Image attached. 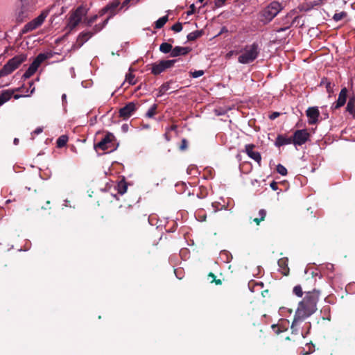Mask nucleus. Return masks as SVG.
Listing matches in <instances>:
<instances>
[{
  "instance_id": "obj_51",
  "label": "nucleus",
  "mask_w": 355,
  "mask_h": 355,
  "mask_svg": "<svg viewBox=\"0 0 355 355\" xmlns=\"http://www.w3.org/2000/svg\"><path fill=\"white\" fill-rule=\"evenodd\" d=\"M42 131H43V128H42L39 127V128H37L34 130L33 133H34V134H36V135H38V134H40L41 132H42Z\"/></svg>"
},
{
  "instance_id": "obj_5",
  "label": "nucleus",
  "mask_w": 355,
  "mask_h": 355,
  "mask_svg": "<svg viewBox=\"0 0 355 355\" xmlns=\"http://www.w3.org/2000/svg\"><path fill=\"white\" fill-rule=\"evenodd\" d=\"M27 59L26 54L17 55L10 59L0 70V78L6 76L17 69Z\"/></svg>"
},
{
  "instance_id": "obj_30",
  "label": "nucleus",
  "mask_w": 355,
  "mask_h": 355,
  "mask_svg": "<svg viewBox=\"0 0 355 355\" xmlns=\"http://www.w3.org/2000/svg\"><path fill=\"white\" fill-rule=\"evenodd\" d=\"M295 316H294L293 322L291 326V329L292 330L293 334H298L300 325L303 322V320H297L296 321V322H295Z\"/></svg>"
},
{
  "instance_id": "obj_31",
  "label": "nucleus",
  "mask_w": 355,
  "mask_h": 355,
  "mask_svg": "<svg viewBox=\"0 0 355 355\" xmlns=\"http://www.w3.org/2000/svg\"><path fill=\"white\" fill-rule=\"evenodd\" d=\"M132 215V210L130 208L125 207L119 211V217L120 219L123 220L125 216H130Z\"/></svg>"
},
{
  "instance_id": "obj_24",
  "label": "nucleus",
  "mask_w": 355,
  "mask_h": 355,
  "mask_svg": "<svg viewBox=\"0 0 355 355\" xmlns=\"http://www.w3.org/2000/svg\"><path fill=\"white\" fill-rule=\"evenodd\" d=\"M346 111L355 119V97H350L347 104Z\"/></svg>"
},
{
  "instance_id": "obj_2",
  "label": "nucleus",
  "mask_w": 355,
  "mask_h": 355,
  "mask_svg": "<svg viewBox=\"0 0 355 355\" xmlns=\"http://www.w3.org/2000/svg\"><path fill=\"white\" fill-rule=\"evenodd\" d=\"M36 0H20L15 10L17 22L21 23L29 19L37 9Z\"/></svg>"
},
{
  "instance_id": "obj_45",
  "label": "nucleus",
  "mask_w": 355,
  "mask_h": 355,
  "mask_svg": "<svg viewBox=\"0 0 355 355\" xmlns=\"http://www.w3.org/2000/svg\"><path fill=\"white\" fill-rule=\"evenodd\" d=\"M103 28V25H102L101 24H96L94 26L92 33H94V34H95V33L101 31Z\"/></svg>"
},
{
  "instance_id": "obj_57",
  "label": "nucleus",
  "mask_w": 355,
  "mask_h": 355,
  "mask_svg": "<svg viewBox=\"0 0 355 355\" xmlns=\"http://www.w3.org/2000/svg\"><path fill=\"white\" fill-rule=\"evenodd\" d=\"M62 101L63 103L67 102V95L65 94H62Z\"/></svg>"
},
{
  "instance_id": "obj_55",
  "label": "nucleus",
  "mask_w": 355,
  "mask_h": 355,
  "mask_svg": "<svg viewBox=\"0 0 355 355\" xmlns=\"http://www.w3.org/2000/svg\"><path fill=\"white\" fill-rule=\"evenodd\" d=\"M112 17H110V15L105 19L104 20V21L101 24L102 25H103V27L107 24L109 19L111 18Z\"/></svg>"
},
{
  "instance_id": "obj_59",
  "label": "nucleus",
  "mask_w": 355,
  "mask_h": 355,
  "mask_svg": "<svg viewBox=\"0 0 355 355\" xmlns=\"http://www.w3.org/2000/svg\"><path fill=\"white\" fill-rule=\"evenodd\" d=\"M324 311H329V306H327V308H325V307H324Z\"/></svg>"
},
{
  "instance_id": "obj_47",
  "label": "nucleus",
  "mask_w": 355,
  "mask_h": 355,
  "mask_svg": "<svg viewBox=\"0 0 355 355\" xmlns=\"http://www.w3.org/2000/svg\"><path fill=\"white\" fill-rule=\"evenodd\" d=\"M227 0H215V6L218 8L223 6Z\"/></svg>"
},
{
  "instance_id": "obj_33",
  "label": "nucleus",
  "mask_w": 355,
  "mask_h": 355,
  "mask_svg": "<svg viewBox=\"0 0 355 355\" xmlns=\"http://www.w3.org/2000/svg\"><path fill=\"white\" fill-rule=\"evenodd\" d=\"M169 85L170 83L168 82L162 84L159 89V93L157 94V96H161L163 94H164L169 89Z\"/></svg>"
},
{
  "instance_id": "obj_8",
  "label": "nucleus",
  "mask_w": 355,
  "mask_h": 355,
  "mask_svg": "<svg viewBox=\"0 0 355 355\" xmlns=\"http://www.w3.org/2000/svg\"><path fill=\"white\" fill-rule=\"evenodd\" d=\"M295 10H293L289 12L284 17L281 19L279 24L282 25L280 28H275L274 31L277 33L283 32L287 31L290 27L295 23L296 19L299 17L298 16L294 17Z\"/></svg>"
},
{
  "instance_id": "obj_56",
  "label": "nucleus",
  "mask_w": 355,
  "mask_h": 355,
  "mask_svg": "<svg viewBox=\"0 0 355 355\" xmlns=\"http://www.w3.org/2000/svg\"><path fill=\"white\" fill-rule=\"evenodd\" d=\"M165 139L166 141H170L171 138L168 135V132H166L165 134L164 135Z\"/></svg>"
},
{
  "instance_id": "obj_53",
  "label": "nucleus",
  "mask_w": 355,
  "mask_h": 355,
  "mask_svg": "<svg viewBox=\"0 0 355 355\" xmlns=\"http://www.w3.org/2000/svg\"><path fill=\"white\" fill-rule=\"evenodd\" d=\"M253 221H254V222L257 225H259L260 224V223H261V221H263V220H262V219H261V218H254V219H253Z\"/></svg>"
},
{
  "instance_id": "obj_4",
  "label": "nucleus",
  "mask_w": 355,
  "mask_h": 355,
  "mask_svg": "<svg viewBox=\"0 0 355 355\" xmlns=\"http://www.w3.org/2000/svg\"><path fill=\"white\" fill-rule=\"evenodd\" d=\"M281 3L272 1L259 12V21L264 24L271 21L282 10Z\"/></svg>"
},
{
  "instance_id": "obj_26",
  "label": "nucleus",
  "mask_w": 355,
  "mask_h": 355,
  "mask_svg": "<svg viewBox=\"0 0 355 355\" xmlns=\"http://www.w3.org/2000/svg\"><path fill=\"white\" fill-rule=\"evenodd\" d=\"M320 85H324L327 93H329V94L333 93L334 85L331 84V83L328 80V78H322L320 82Z\"/></svg>"
},
{
  "instance_id": "obj_11",
  "label": "nucleus",
  "mask_w": 355,
  "mask_h": 355,
  "mask_svg": "<svg viewBox=\"0 0 355 355\" xmlns=\"http://www.w3.org/2000/svg\"><path fill=\"white\" fill-rule=\"evenodd\" d=\"M115 139L112 133L107 132L104 137L96 144H94L96 150L101 149L102 150H112L113 141Z\"/></svg>"
},
{
  "instance_id": "obj_23",
  "label": "nucleus",
  "mask_w": 355,
  "mask_h": 355,
  "mask_svg": "<svg viewBox=\"0 0 355 355\" xmlns=\"http://www.w3.org/2000/svg\"><path fill=\"white\" fill-rule=\"evenodd\" d=\"M149 223V218L147 217L146 215H144L141 218H135L133 220V225L135 227L139 228L141 226H147Z\"/></svg>"
},
{
  "instance_id": "obj_58",
  "label": "nucleus",
  "mask_w": 355,
  "mask_h": 355,
  "mask_svg": "<svg viewBox=\"0 0 355 355\" xmlns=\"http://www.w3.org/2000/svg\"><path fill=\"white\" fill-rule=\"evenodd\" d=\"M19 139L15 138V139H14V141H13V142H14V144H15V145H17V144H19Z\"/></svg>"
},
{
  "instance_id": "obj_35",
  "label": "nucleus",
  "mask_w": 355,
  "mask_h": 355,
  "mask_svg": "<svg viewBox=\"0 0 355 355\" xmlns=\"http://www.w3.org/2000/svg\"><path fill=\"white\" fill-rule=\"evenodd\" d=\"M347 16L346 12H340L339 13H335L333 16V19L336 21H338L344 19Z\"/></svg>"
},
{
  "instance_id": "obj_38",
  "label": "nucleus",
  "mask_w": 355,
  "mask_h": 355,
  "mask_svg": "<svg viewBox=\"0 0 355 355\" xmlns=\"http://www.w3.org/2000/svg\"><path fill=\"white\" fill-rule=\"evenodd\" d=\"M277 171L282 175H286L288 173L287 169L281 164L277 166Z\"/></svg>"
},
{
  "instance_id": "obj_10",
  "label": "nucleus",
  "mask_w": 355,
  "mask_h": 355,
  "mask_svg": "<svg viewBox=\"0 0 355 355\" xmlns=\"http://www.w3.org/2000/svg\"><path fill=\"white\" fill-rule=\"evenodd\" d=\"M48 12L46 11L42 12L37 17L35 18L30 22L27 23L22 29V33H26L32 31L39 26H40L44 22L45 18L47 17Z\"/></svg>"
},
{
  "instance_id": "obj_22",
  "label": "nucleus",
  "mask_w": 355,
  "mask_h": 355,
  "mask_svg": "<svg viewBox=\"0 0 355 355\" xmlns=\"http://www.w3.org/2000/svg\"><path fill=\"white\" fill-rule=\"evenodd\" d=\"M14 92L12 90L7 89L2 91L0 93V105H3L6 101H9L11 98Z\"/></svg>"
},
{
  "instance_id": "obj_3",
  "label": "nucleus",
  "mask_w": 355,
  "mask_h": 355,
  "mask_svg": "<svg viewBox=\"0 0 355 355\" xmlns=\"http://www.w3.org/2000/svg\"><path fill=\"white\" fill-rule=\"evenodd\" d=\"M260 47L257 42H253L250 45H246L242 50V53L239 56L238 61L241 64H250L254 62L259 56Z\"/></svg>"
},
{
  "instance_id": "obj_12",
  "label": "nucleus",
  "mask_w": 355,
  "mask_h": 355,
  "mask_svg": "<svg viewBox=\"0 0 355 355\" xmlns=\"http://www.w3.org/2000/svg\"><path fill=\"white\" fill-rule=\"evenodd\" d=\"M310 136L306 129L297 130L294 132L292 137L293 144L295 146H302L309 139Z\"/></svg>"
},
{
  "instance_id": "obj_40",
  "label": "nucleus",
  "mask_w": 355,
  "mask_h": 355,
  "mask_svg": "<svg viewBox=\"0 0 355 355\" xmlns=\"http://www.w3.org/2000/svg\"><path fill=\"white\" fill-rule=\"evenodd\" d=\"M171 30L176 33L180 32L182 30V24L180 22H177L172 26Z\"/></svg>"
},
{
  "instance_id": "obj_63",
  "label": "nucleus",
  "mask_w": 355,
  "mask_h": 355,
  "mask_svg": "<svg viewBox=\"0 0 355 355\" xmlns=\"http://www.w3.org/2000/svg\"><path fill=\"white\" fill-rule=\"evenodd\" d=\"M311 282H315V279H313V277H311Z\"/></svg>"
},
{
  "instance_id": "obj_36",
  "label": "nucleus",
  "mask_w": 355,
  "mask_h": 355,
  "mask_svg": "<svg viewBox=\"0 0 355 355\" xmlns=\"http://www.w3.org/2000/svg\"><path fill=\"white\" fill-rule=\"evenodd\" d=\"M135 75L130 73H128L125 76V80L127 82H128V83L130 85H134L136 84L137 81L135 79Z\"/></svg>"
},
{
  "instance_id": "obj_27",
  "label": "nucleus",
  "mask_w": 355,
  "mask_h": 355,
  "mask_svg": "<svg viewBox=\"0 0 355 355\" xmlns=\"http://www.w3.org/2000/svg\"><path fill=\"white\" fill-rule=\"evenodd\" d=\"M127 189L128 184L124 180H122L120 182H119L117 184V190L119 193L123 194L127 191Z\"/></svg>"
},
{
  "instance_id": "obj_49",
  "label": "nucleus",
  "mask_w": 355,
  "mask_h": 355,
  "mask_svg": "<svg viewBox=\"0 0 355 355\" xmlns=\"http://www.w3.org/2000/svg\"><path fill=\"white\" fill-rule=\"evenodd\" d=\"M196 12V7L194 4H191L189 7V10L187 11V15H193Z\"/></svg>"
},
{
  "instance_id": "obj_14",
  "label": "nucleus",
  "mask_w": 355,
  "mask_h": 355,
  "mask_svg": "<svg viewBox=\"0 0 355 355\" xmlns=\"http://www.w3.org/2000/svg\"><path fill=\"white\" fill-rule=\"evenodd\" d=\"M347 93L348 90L345 87L341 89L337 101L331 105V108L333 110H338L345 105L347 98Z\"/></svg>"
},
{
  "instance_id": "obj_60",
  "label": "nucleus",
  "mask_w": 355,
  "mask_h": 355,
  "mask_svg": "<svg viewBox=\"0 0 355 355\" xmlns=\"http://www.w3.org/2000/svg\"><path fill=\"white\" fill-rule=\"evenodd\" d=\"M123 129H126V128H128V125H123Z\"/></svg>"
},
{
  "instance_id": "obj_16",
  "label": "nucleus",
  "mask_w": 355,
  "mask_h": 355,
  "mask_svg": "<svg viewBox=\"0 0 355 355\" xmlns=\"http://www.w3.org/2000/svg\"><path fill=\"white\" fill-rule=\"evenodd\" d=\"M94 33L92 31H83L81 32L76 40V43L73 44V47L74 49L80 48L86 42H87L93 35Z\"/></svg>"
},
{
  "instance_id": "obj_7",
  "label": "nucleus",
  "mask_w": 355,
  "mask_h": 355,
  "mask_svg": "<svg viewBox=\"0 0 355 355\" xmlns=\"http://www.w3.org/2000/svg\"><path fill=\"white\" fill-rule=\"evenodd\" d=\"M86 14V10L83 7H78L74 12H73L69 18L67 24V28L69 31L74 29L81 21L82 18Z\"/></svg>"
},
{
  "instance_id": "obj_50",
  "label": "nucleus",
  "mask_w": 355,
  "mask_h": 355,
  "mask_svg": "<svg viewBox=\"0 0 355 355\" xmlns=\"http://www.w3.org/2000/svg\"><path fill=\"white\" fill-rule=\"evenodd\" d=\"M270 186L273 191H277L278 189L277 183L275 181H272Z\"/></svg>"
},
{
  "instance_id": "obj_48",
  "label": "nucleus",
  "mask_w": 355,
  "mask_h": 355,
  "mask_svg": "<svg viewBox=\"0 0 355 355\" xmlns=\"http://www.w3.org/2000/svg\"><path fill=\"white\" fill-rule=\"evenodd\" d=\"M280 115V113L278 112H272V114H270L269 115V119L270 120H274L276 118H277Z\"/></svg>"
},
{
  "instance_id": "obj_44",
  "label": "nucleus",
  "mask_w": 355,
  "mask_h": 355,
  "mask_svg": "<svg viewBox=\"0 0 355 355\" xmlns=\"http://www.w3.org/2000/svg\"><path fill=\"white\" fill-rule=\"evenodd\" d=\"M204 74V71L198 70L191 72V76L193 78H198Z\"/></svg>"
},
{
  "instance_id": "obj_42",
  "label": "nucleus",
  "mask_w": 355,
  "mask_h": 355,
  "mask_svg": "<svg viewBox=\"0 0 355 355\" xmlns=\"http://www.w3.org/2000/svg\"><path fill=\"white\" fill-rule=\"evenodd\" d=\"M188 148V141L186 139H182L181 141V144L180 146V150H185Z\"/></svg>"
},
{
  "instance_id": "obj_17",
  "label": "nucleus",
  "mask_w": 355,
  "mask_h": 355,
  "mask_svg": "<svg viewBox=\"0 0 355 355\" xmlns=\"http://www.w3.org/2000/svg\"><path fill=\"white\" fill-rule=\"evenodd\" d=\"M307 117L309 118V123L314 125L318 123L320 112L317 107H311L306 111Z\"/></svg>"
},
{
  "instance_id": "obj_20",
  "label": "nucleus",
  "mask_w": 355,
  "mask_h": 355,
  "mask_svg": "<svg viewBox=\"0 0 355 355\" xmlns=\"http://www.w3.org/2000/svg\"><path fill=\"white\" fill-rule=\"evenodd\" d=\"M288 259L286 257L281 258L278 260V266L282 275L286 276L289 274V268L288 266Z\"/></svg>"
},
{
  "instance_id": "obj_54",
  "label": "nucleus",
  "mask_w": 355,
  "mask_h": 355,
  "mask_svg": "<svg viewBox=\"0 0 355 355\" xmlns=\"http://www.w3.org/2000/svg\"><path fill=\"white\" fill-rule=\"evenodd\" d=\"M130 1L131 0H124V1L122 3V7L127 6Z\"/></svg>"
},
{
  "instance_id": "obj_46",
  "label": "nucleus",
  "mask_w": 355,
  "mask_h": 355,
  "mask_svg": "<svg viewBox=\"0 0 355 355\" xmlns=\"http://www.w3.org/2000/svg\"><path fill=\"white\" fill-rule=\"evenodd\" d=\"M259 218H261L262 219V220H265V218L266 216V211L265 209H261L259 210Z\"/></svg>"
},
{
  "instance_id": "obj_25",
  "label": "nucleus",
  "mask_w": 355,
  "mask_h": 355,
  "mask_svg": "<svg viewBox=\"0 0 355 355\" xmlns=\"http://www.w3.org/2000/svg\"><path fill=\"white\" fill-rule=\"evenodd\" d=\"M204 34V31L202 30H198L193 32L190 33L187 35L188 41H195L198 38L202 36Z\"/></svg>"
},
{
  "instance_id": "obj_18",
  "label": "nucleus",
  "mask_w": 355,
  "mask_h": 355,
  "mask_svg": "<svg viewBox=\"0 0 355 355\" xmlns=\"http://www.w3.org/2000/svg\"><path fill=\"white\" fill-rule=\"evenodd\" d=\"M120 2L119 0H114L109 4H107L105 7H104L101 11H100V15H103L107 12H110V17H112L115 15L116 9L119 6Z\"/></svg>"
},
{
  "instance_id": "obj_28",
  "label": "nucleus",
  "mask_w": 355,
  "mask_h": 355,
  "mask_svg": "<svg viewBox=\"0 0 355 355\" xmlns=\"http://www.w3.org/2000/svg\"><path fill=\"white\" fill-rule=\"evenodd\" d=\"M173 50V46L167 42H163L159 46V51L163 53H171Z\"/></svg>"
},
{
  "instance_id": "obj_9",
  "label": "nucleus",
  "mask_w": 355,
  "mask_h": 355,
  "mask_svg": "<svg viewBox=\"0 0 355 355\" xmlns=\"http://www.w3.org/2000/svg\"><path fill=\"white\" fill-rule=\"evenodd\" d=\"M176 60H160L151 64V73L155 75H159L167 69L173 67Z\"/></svg>"
},
{
  "instance_id": "obj_64",
  "label": "nucleus",
  "mask_w": 355,
  "mask_h": 355,
  "mask_svg": "<svg viewBox=\"0 0 355 355\" xmlns=\"http://www.w3.org/2000/svg\"><path fill=\"white\" fill-rule=\"evenodd\" d=\"M49 204H50V201H49V200H47V201H46V205H49Z\"/></svg>"
},
{
  "instance_id": "obj_41",
  "label": "nucleus",
  "mask_w": 355,
  "mask_h": 355,
  "mask_svg": "<svg viewBox=\"0 0 355 355\" xmlns=\"http://www.w3.org/2000/svg\"><path fill=\"white\" fill-rule=\"evenodd\" d=\"M271 327L276 334H279L284 331V329H282L278 324H272Z\"/></svg>"
},
{
  "instance_id": "obj_13",
  "label": "nucleus",
  "mask_w": 355,
  "mask_h": 355,
  "mask_svg": "<svg viewBox=\"0 0 355 355\" xmlns=\"http://www.w3.org/2000/svg\"><path fill=\"white\" fill-rule=\"evenodd\" d=\"M137 104L135 102H129L124 107L119 109V116L123 119H129L137 109Z\"/></svg>"
},
{
  "instance_id": "obj_1",
  "label": "nucleus",
  "mask_w": 355,
  "mask_h": 355,
  "mask_svg": "<svg viewBox=\"0 0 355 355\" xmlns=\"http://www.w3.org/2000/svg\"><path fill=\"white\" fill-rule=\"evenodd\" d=\"M304 293L306 294L305 297L299 302L294 315L295 316V322L297 320H305L317 310L320 291L314 288L313 291H306Z\"/></svg>"
},
{
  "instance_id": "obj_21",
  "label": "nucleus",
  "mask_w": 355,
  "mask_h": 355,
  "mask_svg": "<svg viewBox=\"0 0 355 355\" xmlns=\"http://www.w3.org/2000/svg\"><path fill=\"white\" fill-rule=\"evenodd\" d=\"M293 144L292 141V137H286V136L283 135H278L276 140H275V146L277 147H280L284 145H288Z\"/></svg>"
},
{
  "instance_id": "obj_39",
  "label": "nucleus",
  "mask_w": 355,
  "mask_h": 355,
  "mask_svg": "<svg viewBox=\"0 0 355 355\" xmlns=\"http://www.w3.org/2000/svg\"><path fill=\"white\" fill-rule=\"evenodd\" d=\"M208 276L212 279L211 281V283L214 282L216 285H220L222 284V281L220 279H217L216 275L213 272H209Z\"/></svg>"
},
{
  "instance_id": "obj_43",
  "label": "nucleus",
  "mask_w": 355,
  "mask_h": 355,
  "mask_svg": "<svg viewBox=\"0 0 355 355\" xmlns=\"http://www.w3.org/2000/svg\"><path fill=\"white\" fill-rule=\"evenodd\" d=\"M97 18H98L97 15H94L92 17H90L89 19L85 20V22L86 23V24L87 26H91L93 23H94L96 21Z\"/></svg>"
},
{
  "instance_id": "obj_61",
  "label": "nucleus",
  "mask_w": 355,
  "mask_h": 355,
  "mask_svg": "<svg viewBox=\"0 0 355 355\" xmlns=\"http://www.w3.org/2000/svg\"><path fill=\"white\" fill-rule=\"evenodd\" d=\"M19 98V95H15V98Z\"/></svg>"
},
{
  "instance_id": "obj_6",
  "label": "nucleus",
  "mask_w": 355,
  "mask_h": 355,
  "mask_svg": "<svg viewBox=\"0 0 355 355\" xmlns=\"http://www.w3.org/2000/svg\"><path fill=\"white\" fill-rule=\"evenodd\" d=\"M50 56L45 53H40L29 66L28 69L25 71L24 75L22 76V78L27 79L32 76L35 71L37 70L38 67L41 64L42 62L45 60L49 58Z\"/></svg>"
},
{
  "instance_id": "obj_34",
  "label": "nucleus",
  "mask_w": 355,
  "mask_h": 355,
  "mask_svg": "<svg viewBox=\"0 0 355 355\" xmlns=\"http://www.w3.org/2000/svg\"><path fill=\"white\" fill-rule=\"evenodd\" d=\"M157 105L153 104L147 111L146 116L148 118L154 116L157 112Z\"/></svg>"
},
{
  "instance_id": "obj_52",
  "label": "nucleus",
  "mask_w": 355,
  "mask_h": 355,
  "mask_svg": "<svg viewBox=\"0 0 355 355\" xmlns=\"http://www.w3.org/2000/svg\"><path fill=\"white\" fill-rule=\"evenodd\" d=\"M177 128L176 125H172L170 127L166 128V132L171 131V130H175Z\"/></svg>"
},
{
  "instance_id": "obj_15",
  "label": "nucleus",
  "mask_w": 355,
  "mask_h": 355,
  "mask_svg": "<svg viewBox=\"0 0 355 355\" xmlns=\"http://www.w3.org/2000/svg\"><path fill=\"white\" fill-rule=\"evenodd\" d=\"M255 148V145L254 144H246L245 146V150L243 152H245L248 157H250L251 159H254L259 166L261 165V154L257 151H254V149Z\"/></svg>"
},
{
  "instance_id": "obj_37",
  "label": "nucleus",
  "mask_w": 355,
  "mask_h": 355,
  "mask_svg": "<svg viewBox=\"0 0 355 355\" xmlns=\"http://www.w3.org/2000/svg\"><path fill=\"white\" fill-rule=\"evenodd\" d=\"M293 293L297 297H302L303 295L302 288L300 285H297L293 288Z\"/></svg>"
},
{
  "instance_id": "obj_62",
  "label": "nucleus",
  "mask_w": 355,
  "mask_h": 355,
  "mask_svg": "<svg viewBox=\"0 0 355 355\" xmlns=\"http://www.w3.org/2000/svg\"><path fill=\"white\" fill-rule=\"evenodd\" d=\"M324 116H325V117H324V118H328V117H329L328 114H324Z\"/></svg>"
},
{
  "instance_id": "obj_19",
  "label": "nucleus",
  "mask_w": 355,
  "mask_h": 355,
  "mask_svg": "<svg viewBox=\"0 0 355 355\" xmlns=\"http://www.w3.org/2000/svg\"><path fill=\"white\" fill-rule=\"evenodd\" d=\"M191 48L188 46H177L173 48L172 52L171 53V57H178L180 55H185L188 54L191 51Z\"/></svg>"
},
{
  "instance_id": "obj_32",
  "label": "nucleus",
  "mask_w": 355,
  "mask_h": 355,
  "mask_svg": "<svg viewBox=\"0 0 355 355\" xmlns=\"http://www.w3.org/2000/svg\"><path fill=\"white\" fill-rule=\"evenodd\" d=\"M68 141V137L67 135H61L58 137L56 141L58 148L64 147Z\"/></svg>"
},
{
  "instance_id": "obj_29",
  "label": "nucleus",
  "mask_w": 355,
  "mask_h": 355,
  "mask_svg": "<svg viewBox=\"0 0 355 355\" xmlns=\"http://www.w3.org/2000/svg\"><path fill=\"white\" fill-rule=\"evenodd\" d=\"M168 15H165L162 17H160L159 19H157L155 23V28H162L165 24L168 21Z\"/></svg>"
}]
</instances>
